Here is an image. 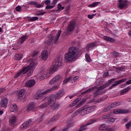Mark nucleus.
Returning a JSON list of instances; mask_svg holds the SVG:
<instances>
[{"label": "nucleus", "mask_w": 131, "mask_h": 131, "mask_svg": "<svg viewBox=\"0 0 131 131\" xmlns=\"http://www.w3.org/2000/svg\"><path fill=\"white\" fill-rule=\"evenodd\" d=\"M96 46H97V42H93L89 44H87L86 46V49L87 51H90L91 49H94V48H95Z\"/></svg>", "instance_id": "412c9836"}, {"label": "nucleus", "mask_w": 131, "mask_h": 131, "mask_svg": "<svg viewBox=\"0 0 131 131\" xmlns=\"http://www.w3.org/2000/svg\"><path fill=\"white\" fill-rule=\"evenodd\" d=\"M118 8L121 10H123V9H125L126 7H127V3L128 1L127 0H118Z\"/></svg>", "instance_id": "1a4fd4ad"}, {"label": "nucleus", "mask_w": 131, "mask_h": 131, "mask_svg": "<svg viewBox=\"0 0 131 131\" xmlns=\"http://www.w3.org/2000/svg\"><path fill=\"white\" fill-rule=\"evenodd\" d=\"M37 110V107L36 106V104L34 102H31L28 105V108L27 111L29 112V111H36Z\"/></svg>", "instance_id": "9b49d317"}, {"label": "nucleus", "mask_w": 131, "mask_h": 131, "mask_svg": "<svg viewBox=\"0 0 131 131\" xmlns=\"http://www.w3.org/2000/svg\"><path fill=\"white\" fill-rule=\"evenodd\" d=\"M115 122V119L114 118H110L106 120V122L107 123H111V122Z\"/></svg>", "instance_id": "58836bf2"}, {"label": "nucleus", "mask_w": 131, "mask_h": 131, "mask_svg": "<svg viewBox=\"0 0 131 131\" xmlns=\"http://www.w3.org/2000/svg\"><path fill=\"white\" fill-rule=\"evenodd\" d=\"M72 2V0H66V4H70Z\"/></svg>", "instance_id": "4d7b16f0"}, {"label": "nucleus", "mask_w": 131, "mask_h": 131, "mask_svg": "<svg viewBox=\"0 0 131 131\" xmlns=\"http://www.w3.org/2000/svg\"><path fill=\"white\" fill-rule=\"evenodd\" d=\"M57 8L58 10H59V11H62V10H64V7H62V5H61L60 4H58Z\"/></svg>", "instance_id": "37998d69"}, {"label": "nucleus", "mask_w": 131, "mask_h": 131, "mask_svg": "<svg viewBox=\"0 0 131 131\" xmlns=\"http://www.w3.org/2000/svg\"><path fill=\"white\" fill-rule=\"evenodd\" d=\"M96 14H89L88 17L89 19H93V18H94V17H95V16H96Z\"/></svg>", "instance_id": "8fccbe9b"}, {"label": "nucleus", "mask_w": 131, "mask_h": 131, "mask_svg": "<svg viewBox=\"0 0 131 131\" xmlns=\"http://www.w3.org/2000/svg\"><path fill=\"white\" fill-rule=\"evenodd\" d=\"M64 94L65 92H64V90H60L55 95H51L48 98V103H45V104L40 105V108H45V107H47L48 105H49L51 106L53 111L57 110V109H58V108H59L60 106V104L56 103L55 102H56V100L61 99V98L64 96Z\"/></svg>", "instance_id": "f257e3e1"}, {"label": "nucleus", "mask_w": 131, "mask_h": 131, "mask_svg": "<svg viewBox=\"0 0 131 131\" xmlns=\"http://www.w3.org/2000/svg\"><path fill=\"white\" fill-rule=\"evenodd\" d=\"M125 85H126V84H122L120 86V88L121 89H123V88H124L125 86Z\"/></svg>", "instance_id": "bf43d9fd"}, {"label": "nucleus", "mask_w": 131, "mask_h": 131, "mask_svg": "<svg viewBox=\"0 0 131 131\" xmlns=\"http://www.w3.org/2000/svg\"><path fill=\"white\" fill-rule=\"evenodd\" d=\"M97 108V106L93 105L92 106H89L87 107L80 108V109L76 111L73 114V115L74 117L78 115V114H81V115H86V114H89L91 112L95 111Z\"/></svg>", "instance_id": "39448f33"}, {"label": "nucleus", "mask_w": 131, "mask_h": 131, "mask_svg": "<svg viewBox=\"0 0 131 131\" xmlns=\"http://www.w3.org/2000/svg\"><path fill=\"white\" fill-rule=\"evenodd\" d=\"M59 1V0H53V2L52 3L51 5H52L53 6H56V4H57V3H58V2Z\"/></svg>", "instance_id": "603ef678"}, {"label": "nucleus", "mask_w": 131, "mask_h": 131, "mask_svg": "<svg viewBox=\"0 0 131 131\" xmlns=\"http://www.w3.org/2000/svg\"><path fill=\"white\" fill-rule=\"evenodd\" d=\"M45 5H46V6H49V5H51V1L50 0L45 1Z\"/></svg>", "instance_id": "3c124183"}, {"label": "nucleus", "mask_w": 131, "mask_h": 131, "mask_svg": "<svg viewBox=\"0 0 131 131\" xmlns=\"http://www.w3.org/2000/svg\"><path fill=\"white\" fill-rule=\"evenodd\" d=\"M6 131H12V129L11 128H8L7 129Z\"/></svg>", "instance_id": "338daca9"}, {"label": "nucleus", "mask_w": 131, "mask_h": 131, "mask_svg": "<svg viewBox=\"0 0 131 131\" xmlns=\"http://www.w3.org/2000/svg\"><path fill=\"white\" fill-rule=\"evenodd\" d=\"M31 124H32V120H31V119H29L22 123L19 127V129H20V130H25V129H27Z\"/></svg>", "instance_id": "6e6552de"}, {"label": "nucleus", "mask_w": 131, "mask_h": 131, "mask_svg": "<svg viewBox=\"0 0 131 131\" xmlns=\"http://www.w3.org/2000/svg\"><path fill=\"white\" fill-rule=\"evenodd\" d=\"M22 58H23V54H22L18 53L15 55V60L17 61L22 60Z\"/></svg>", "instance_id": "c756f323"}, {"label": "nucleus", "mask_w": 131, "mask_h": 131, "mask_svg": "<svg viewBox=\"0 0 131 131\" xmlns=\"http://www.w3.org/2000/svg\"><path fill=\"white\" fill-rule=\"evenodd\" d=\"M102 90H104V89H102L101 88V86H100L96 90V91L94 92V97H97V96H100V95H102V94H103V91H102Z\"/></svg>", "instance_id": "5701e85b"}, {"label": "nucleus", "mask_w": 131, "mask_h": 131, "mask_svg": "<svg viewBox=\"0 0 131 131\" xmlns=\"http://www.w3.org/2000/svg\"><path fill=\"white\" fill-rule=\"evenodd\" d=\"M107 129V126L105 124H101L99 127L100 130H105Z\"/></svg>", "instance_id": "c9c22d12"}, {"label": "nucleus", "mask_w": 131, "mask_h": 131, "mask_svg": "<svg viewBox=\"0 0 131 131\" xmlns=\"http://www.w3.org/2000/svg\"><path fill=\"white\" fill-rule=\"evenodd\" d=\"M60 35H61V31L58 32L55 37H52L48 40H46L44 42L45 45H48V46H51L53 43L57 45V41H58Z\"/></svg>", "instance_id": "0eeeda50"}, {"label": "nucleus", "mask_w": 131, "mask_h": 131, "mask_svg": "<svg viewBox=\"0 0 131 131\" xmlns=\"http://www.w3.org/2000/svg\"><path fill=\"white\" fill-rule=\"evenodd\" d=\"M59 119H60V115H55L48 121V124L49 125H52V124H54L56 121L59 120Z\"/></svg>", "instance_id": "f8f14e48"}, {"label": "nucleus", "mask_w": 131, "mask_h": 131, "mask_svg": "<svg viewBox=\"0 0 131 131\" xmlns=\"http://www.w3.org/2000/svg\"><path fill=\"white\" fill-rule=\"evenodd\" d=\"M86 99H85V98L82 99V100L81 101V102L76 105V108H79V107H81V106H82V105H83V103L85 102H86Z\"/></svg>", "instance_id": "473e14b6"}, {"label": "nucleus", "mask_w": 131, "mask_h": 131, "mask_svg": "<svg viewBox=\"0 0 131 131\" xmlns=\"http://www.w3.org/2000/svg\"><path fill=\"white\" fill-rule=\"evenodd\" d=\"M76 26V23L74 22V21L72 20L70 21L69 24L68 26V31H69V32H72L74 29H75V27Z\"/></svg>", "instance_id": "ddd939ff"}, {"label": "nucleus", "mask_w": 131, "mask_h": 131, "mask_svg": "<svg viewBox=\"0 0 131 131\" xmlns=\"http://www.w3.org/2000/svg\"><path fill=\"white\" fill-rule=\"evenodd\" d=\"M27 4L28 5H30V6H34V8H37V9H40V8L43 7V6L41 5V4L36 1L28 2H27Z\"/></svg>", "instance_id": "4468645a"}, {"label": "nucleus", "mask_w": 131, "mask_h": 131, "mask_svg": "<svg viewBox=\"0 0 131 131\" xmlns=\"http://www.w3.org/2000/svg\"><path fill=\"white\" fill-rule=\"evenodd\" d=\"M80 101H81V98H78L76 100H75L74 101H73L70 105L69 107L71 108V107H73L74 106H75L76 104L78 103Z\"/></svg>", "instance_id": "a878e982"}, {"label": "nucleus", "mask_w": 131, "mask_h": 131, "mask_svg": "<svg viewBox=\"0 0 131 131\" xmlns=\"http://www.w3.org/2000/svg\"><path fill=\"white\" fill-rule=\"evenodd\" d=\"M28 62H29L30 65L23 68L21 70L16 74L14 76V78H18V77L22 76L23 74H25V73H27V72H28V76H31V75L33 73V71H34V69H35V67H36V63L34 62L33 58L28 59Z\"/></svg>", "instance_id": "20e7f679"}, {"label": "nucleus", "mask_w": 131, "mask_h": 131, "mask_svg": "<svg viewBox=\"0 0 131 131\" xmlns=\"http://www.w3.org/2000/svg\"><path fill=\"white\" fill-rule=\"evenodd\" d=\"M127 120H128L127 118H124L123 119V121H124V122H126Z\"/></svg>", "instance_id": "0e129e2a"}, {"label": "nucleus", "mask_w": 131, "mask_h": 131, "mask_svg": "<svg viewBox=\"0 0 131 131\" xmlns=\"http://www.w3.org/2000/svg\"><path fill=\"white\" fill-rule=\"evenodd\" d=\"M85 58L86 60V61L88 62V63H91L92 62V59H91V57L90 56V55H89V54H85Z\"/></svg>", "instance_id": "f704fd0d"}, {"label": "nucleus", "mask_w": 131, "mask_h": 131, "mask_svg": "<svg viewBox=\"0 0 131 131\" xmlns=\"http://www.w3.org/2000/svg\"><path fill=\"white\" fill-rule=\"evenodd\" d=\"M71 79L70 77L69 78H66L65 79L63 80L62 84H65V83H67V82H71Z\"/></svg>", "instance_id": "4c0bfd02"}, {"label": "nucleus", "mask_w": 131, "mask_h": 131, "mask_svg": "<svg viewBox=\"0 0 131 131\" xmlns=\"http://www.w3.org/2000/svg\"><path fill=\"white\" fill-rule=\"evenodd\" d=\"M16 121H17V117L15 116H12L9 119V124L11 126H15L16 124Z\"/></svg>", "instance_id": "6ab92c4d"}, {"label": "nucleus", "mask_w": 131, "mask_h": 131, "mask_svg": "<svg viewBox=\"0 0 131 131\" xmlns=\"http://www.w3.org/2000/svg\"><path fill=\"white\" fill-rule=\"evenodd\" d=\"M126 129H129L130 126H131V121L125 124Z\"/></svg>", "instance_id": "c03bdc74"}, {"label": "nucleus", "mask_w": 131, "mask_h": 131, "mask_svg": "<svg viewBox=\"0 0 131 131\" xmlns=\"http://www.w3.org/2000/svg\"><path fill=\"white\" fill-rule=\"evenodd\" d=\"M37 55H38V51H35L32 54L31 56L32 58H36V57H37Z\"/></svg>", "instance_id": "a19ab883"}, {"label": "nucleus", "mask_w": 131, "mask_h": 131, "mask_svg": "<svg viewBox=\"0 0 131 131\" xmlns=\"http://www.w3.org/2000/svg\"><path fill=\"white\" fill-rule=\"evenodd\" d=\"M43 116H45V114H40V121H42V120L43 119Z\"/></svg>", "instance_id": "864d4df0"}, {"label": "nucleus", "mask_w": 131, "mask_h": 131, "mask_svg": "<svg viewBox=\"0 0 131 131\" xmlns=\"http://www.w3.org/2000/svg\"><path fill=\"white\" fill-rule=\"evenodd\" d=\"M126 84H131V80H129L126 82Z\"/></svg>", "instance_id": "052dcab7"}, {"label": "nucleus", "mask_w": 131, "mask_h": 131, "mask_svg": "<svg viewBox=\"0 0 131 131\" xmlns=\"http://www.w3.org/2000/svg\"><path fill=\"white\" fill-rule=\"evenodd\" d=\"M82 54V51L76 47H71L69 49L67 53L64 55V59L67 62H75L78 56Z\"/></svg>", "instance_id": "7ed1b4c3"}, {"label": "nucleus", "mask_w": 131, "mask_h": 131, "mask_svg": "<svg viewBox=\"0 0 131 131\" xmlns=\"http://www.w3.org/2000/svg\"><path fill=\"white\" fill-rule=\"evenodd\" d=\"M41 58L44 61H46L48 58V51L47 50H43L41 53Z\"/></svg>", "instance_id": "b1692460"}, {"label": "nucleus", "mask_w": 131, "mask_h": 131, "mask_svg": "<svg viewBox=\"0 0 131 131\" xmlns=\"http://www.w3.org/2000/svg\"><path fill=\"white\" fill-rule=\"evenodd\" d=\"M127 102H130L131 101V99L130 98H128L127 99Z\"/></svg>", "instance_id": "774afa93"}, {"label": "nucleus", "mask_w": 131, "mask_h": 131, "mask_svg": "<svg viewBox=\"0 0 131 131\" xmlns=\"http://www.w3.org/2000/svg\"><path fill=\"white\" fill-rule=\"evenodd\" d=\"M45 14H46V12H41V11H39L36 13V16H43Z\"/></svg>", "instance_id": "79ce46f5"}, {"label": "nucleus", "mask_w": 131, "mask_h": 131, "mask_svg": "<svg viewBox=\"0 0 131 131\" xmlns=\"http://www.w3.org/2000/svg\"><path fill=\"white\" fill-rule=\"evenodd\" d=\"M116 79V78H112L111 80H108V82L102 85L101 86V89H106V88L109 86V85H111V84Z\"/></svg>", "instance_id": "4be33fe9"}, {"label": "nucleus", "mask_w": 131, "mask_h": 131, "mask_svg": "<svg viewBox=\"0 0 131 131\" xmlns=\"http://www.w3.org/2000/svg\"><path fill=\"white\" fill-rule=\"evenodd\" d=\"M109 75V73H108V72H106L104 74V76H108Z\"/></svg>", "instance_id": "e2e57ef3"}, {"label": "nucleus", "mask_w": 131, "mask_h": 131, "mask_svg": "<svg viewBox=\"0 0 131 131\" xmlns=\"http://www.w3.org/2000/svg\"><path fill=\"white\" fill-rule=\"evenodd\" d=\"M71 78V83H73V82H75L78 78H79V77L76 76H75L74 78L72 77H70Z\"/></svg>", "instance_id": "e433bc0d"}, {"label": "nucleus", "mask_w": 131, "mask_h": 131, "mask_svg": "<svg viewBox=\"0 0 131 131\" xmlns=\"http://www.w3.org/2000/svg\"><path fill=\"white\" fill-rule=\"evenodd\" d=\"M105 131H114V130H113V129H112V128H106Z\"/></svg>", "instance_id": "13d9d810"}, {"label": "nucleus", "mask_w": 131, "mask_h": 131, "mask_svg": "<svg viewBox=\"0 0 131 131\" xmlns=\"http://www.w3.org/2000/svg\"><path fill=\"white\" fill-rule=\"evenodd\" d=\"M9 100L8 98H4L0 102V105L3 108H6L8 106Z\"/></svg>", "instance_id": "a211bd4d"}, {"label": "nucleus", "mask_w": 131, "mask_h": 131, "mask_svg": "<svg viewBox=\"0 0 131 131\" xmlns=\"http://www.w3.org/2000/svg\"><path fill=\"white\" fill-rule=\"evenodd\" d=\"M58 88H59L58 85H55V86H53L52 88L49 90H48L46 91H45L43 92H40V93L39 94L38 93H39V92H38L37 93V95L36 97V100H39V99H41L42 101H43V100H45V99H43V98H45V95H47V94H49V93H50L52 91H56V90H58Z\"/></svg>", "instance_id": "423d86ee"}, {"label": "nucleus", "mask_w": 131, "mask_h": 131, "mask_svg": "<svg viewBox=\"0 0 131 131\" xmlns=\"http://www.w3.org/2000/svg\"><path fill=\"white\" fill-rule=\"evenodd\" d=\"M103 39H104V40H106V41H110V42H115V41H116L115 39L111 38L110 37H108L107 36H104L103 37Z\"/></svg>", "instance_id": "bb28decb"}, {"label": "nucleus", "mask_w": 131, "mask_h": 131, "mask_svg": "<svg viewBox=\"0 0 131 131\" xmlns=\"http://www.w3.org/2000/svg\"><path fill=\"white\" fill-rule=\"evenodd\" d=\"M28 5H24L23 7H24V8L25 9H28L29 8V6H28Z\"/></svg>", "instance_id": "680f3d73"}, {"label": "nucleus", "mask_w": 131, "mask_h": 131, "mask_svg": "<svg viewBox=\"0 0 131 131\" xmlns=\"http://www.w3.org/2000/svg\"><path fill=\"white\" fill-rule=\"evenodd\" d=\"M130 90H131V85L121 91L120 95H124V94H126V93H128V92H129Z\"/></svg>", "instance_id": "c85d7f7f"}, {"label": "nucleus", "mask_w": 131, "mask_h": 131, "mask_svg": "<svg viewBox=\"0 0 131 131\" xmlns=\"http://www.w3.org/2000/svg\"><path fill=\"white\" fill-rule=\"evenodd\" d=\"M120 102H113V103H111L110 105H108V110H107V111H110L111 108H114L115 107H117L118 106H120Z\"/></svg>", "instance_id": "393cba45"}, {"label": "nucleus", "mask_w": 131, "mask_h": 131, "mask_svg": "<svg viewBox=\"0 0 131 131\" xmlns=\"http://www.w3.org/2000/svg\"><path fill=\"white\" fill-rule=\"evenodd\" d=\"M25 94V90L24 89H22L20 91H19V93H18V98L20 100H22V99H23V96H24V94Z\"/></svg>", "instance_id": "cd10ccee"}, {"label": "nucleus", "mask_w": 131, "mask_h": 131, "mask_svg": "<svg viewBox=\"0 0 131 131\" xmlns=\"http://www.w3.org/2000/svg\"><path fill=\"white\" fill-rule=\"evenodd\" d=\"M100 4H101V2H95L88 5V7L89 8H95V7H97V6H99V5H100Z\"/></svg>", "instance_id": "2f4dec72"}, {"label": "nucleus", "mask_w": 131, "mask_h": 131, "mask_svg": "<svg viewBox=\"0 0 131 131\" xmlns=\"http://www.w3.org/2000/svg\"><path fill=\"white\" fill-rule=\"evenodd\" d=\"M38 20V18L37 17H32V18H30V21H32L33 22L34 21H36Z\"/></svg>", "instance_id": "a18cd8bd"}, {"label": "nucleus", "mask_w": 131, "mask_h": 131, "mask_svg": "<svg viewBox=\"0 0 131 131\" xmlns=\"http://www.w3.org/2000/svg\"><path fill=\"white\" fill-rule=\"evenodd\" d=\"M71 7L70 6H67L66 7V13H69V10H70Z\"/></svg>", "instance_id": "09e8293b"}, {"label": "nucleus", "mask_w": 131, "mask_h": 131, "mask_svg": "<svg viewBox=\"0 0 131 131\" xmlns=\"http://www.w3.org/2000/svg\"><path fill=\"white\" fill-rule=\"evenodd\" d=\"M127 80L126 78L122 79L121 80L116 81L115 82L114 84H113L110 87V90H112V89H113L115 86H116L118 85V84H120V83H122V82H125V81Z\"/></svg>", "instance_id": "f3484780"}, {"label": "nucleus", "mask_w": 131, "mask_h": 131, "mask_svg": "<svg viewBox=\"0 0 131 131\" xmlns=\"http://www.w3.org/2000/svg\"><path fill=\"white\" fill-rule=\"evenodd\" d=\"M111 54L113 55V57H115V58H117L119 56V53L116 51H114L112 52Z\"/></svg>", "instance_id": "ea45409f"}, {"label": "nucleus", "mask_w": 131, "mask_h": 131, "mask_svg": "<svg viewBox=\"0 0 131 131\" xmlns=\"http://www.w3.org/2000/svg\"><path fill=\"white\" fill-rule=\"evenodd\" d=\"M28 35L25 34L22 36V37H20L18 39V41H17V44L19 45V46H22L24 42L27 40L28 39Z\"/></svg>", "instance_id": "2eb2a0df"}, {"label": "nucleus", "mask_w": 131, "mask_h": 131, "mask_svg": "<svg viewBox=\"0 0 131 131\" xmlns=\"http://www.w3.org/2000/svg\"><path fill=\"white\" fill-rule=\"evenodd\" d=\"M35 84V81L33 79L29 80L26 82L25 86L28 88H32Z\"/></svg>", "instance_id": "aec40b11"}, {"label": "nucleus", "mask_w": 131, "mask_h": 131, "mask_svg": "<svg viewBox=\"0 0 131 131\" xmlns=\"http://www.w3.org/2000/svg\"><path fill=\"white\" fill-rule=\"evenodd\" d=\"M21 9H22V7H21V6H18L15 8V10L16 11H17V12H20Z\"/></svg>", "instance_id": "de8ad7c7"}, {"label": "nucleus", "mask_w": 131, "mask_h": 131, "mask_svg": "<svg viewBox=\"0 0 131 131\" xmlns=\"http://www.w3.org/2000/svg\"><path fill=\"white\" fill-rule=\"evenodd\" d=\"M128 35L131 37V30L128 32Z\"/></svg>", "instance_id": "69168bd1"}, {"label": "nucleus", "mask_w": 131, "mask_h": 131, "mask_svg": "<svg viewBox=\"0 0 131 131\" xmlns=\"http://www.w3.org/2000/svg\"><path fill=\"white\" fill-rule=\"evenodd\" d=\"M5 91H6V89L1 88L0 89V94H2V93H3V92H5Z\"/></svg>", "instance_id": "5fc2aeb1"}, {"label": "nucleus", "mask_w": 131, "mask_h": 131, "mask_svg": "<svg viewBox=\"0 0 131 131\" xmlns=\"http://www.w3.org/2000/svg\"><path fill=\"white\" fill-rule=\"evenodd\" d=\"M55 82H58V83H61V82H62L60 75H57L53 78H52L49 82V84H54V83Z\"/></svg>", "instance_id": "9d476101"}, {"label": "nucleus", "mask_w": 131, "mask_h": 131, "mask_svg": "<svg viewBox=\"0 0 131 131\" xmlns=\"http://www.w3.org/2000/svg\"><path fill=\"white\" fill-rule=\"evenodd\" d=\"M18 110V107L16 104H13L12 105L10 106V111L11 112H15Z\"/></svg>", "instance_id": "7c9ffc66"}, {"label": "nucleus", "mask_w": 131, "mask_h": 131, "mask_svg": "<svg viewBox=\"0 0 131 131\" xmlns=\"http://www.w3.org/2000/svg\"><path fill=\"white\" fill-rule=\"evenodd\" d=\"M55 6L54 5H51V6H50V5H47L46 7V9L47 10H50V9H53V8H54Z\"/></svg>", "instance_id": "49530a36"}, {"label": "nucleus", "mask_w": 131, "mask_h": 131, "mask_svg": "<svg viewBox=\"0 0 131 131\" xmlns=\"http://www.w3.org/2000/svg\"><path fill=\"white\" fill-rule=\"evenodd\" d=\"M114 113L116 114H127V113H130V111L129 110L118 109L117 111H114Z\"/></svg>", "instance_id": "dca6fc26"}, {"label": "nucleus", "mask_w": 131, "mask_h": 131, "mask_svg": "<svg viewBox=\"0 0 131 131\" xmlns=\"http://www.w3.org/2000/svg\"><path fill=\"white\" fill-rule=\"evenodd\" d=\"M62 61L63 57L62 56H59L57 57L55 59V64L51 67L50 70H46L43 71L41 73V76L39 78L40 80H43V79L50 77V75H51V74H53L54 72H56V71L58 70V69L62 66V64L63 63Z\"/></svg>", "instance_id": "f03ea898"}, {"label": "nucleus", "mask_w": 131, "mask_h": 131, "mask_svg": "<svg viewBox=\"0 0 131 131\" xmlns=\"http://www.w3.org/2000/svg\"><path fill=\"white\" fill-rule=\"evenodd\" d=\"M95 89H96V87H92L91 88H89V89L83 92L82 93V95H84V94H88V93H90V92L94 91V90H95Z\"/></svg>", "instance_id": "72a5a7b5"}, {"label": "nucleus", "mask_w": 131, "mask_h": 131, "mask_svg": "<svg viewBox=\"0 0 131 131\" xmlns=\"http://www.w3.org/2000/svg\"><path fill=\"white\" fill-rule=\"evenodd\" d=\"M107 98H108V96H105L101 99V101H105V100H107Z\"/></svg>", "instance_id": "6e6d98bb"}]
</instances>
